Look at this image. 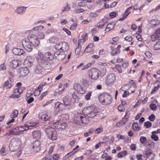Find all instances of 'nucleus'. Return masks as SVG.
Segmentation results:
<instances>
[{"label":"nucleus","mask_w":160,"mask_h":160,"mask_svg":"<svg viewBox=\"0 0 160 160\" xmlns=\"http://www.w3.org/2000/svg\"><path fill=\"white\" fill-rule=\"evenodd\" d=\"M60 122H53V126L55 128L58 129L59 124H60Z\"/></svg>","instance_id":"nucleus-54"},{"label":"nucleus","mask_w":160,"mask_h":160,"mask_svg":"<svg viewBox=\"0 0 160 160\" xmlns=\"http://www.w3.org/2000/svg\"><path fill=\"white\" fill-rule=\"evenodd\" d=\"M12 51L15 55H22L24 53V51L23 50L16 48H13L12 49Z\"/></svg>","instance_id":"nucleus-18"},{"label":"nucleus","mask_w":160,"mask_h":160,"mask_svg":"<svg viewBox=\"0 0 160 160\" xmlns=\"http://www.w3.org/2000/svg\"><path fill=\"white\" fill-rule=\"evenodd\" d=\"M151 138L156 141H158V136L155 135H152L151 136Z\"/></svg>","instance_id":"nucleus-46"},{"label":"nucleus","mask_w":160,"mask_h":160,"mask_svg":"<svg viewBox=\"0 0 160 160\" xmlns=\"http://www.w3.org/2000/svg\"><path fill=\"white\" fill-rule=\"evenodd\" d=\"M81 46L79 45H78V47L76 48L75 50V53L77 55H78L79 53L81 50Z\"/></svg>","instance_id":"nucleus-41"},{"label":"nucleus","mask_w":160,"mask_h":160,"mask_svg":"<svg viewBox=\"0 0 160 160\" xmlns=\"http://www.w3.org/2000/svg\"><path fill=\"white\" fill-rule=\"evenodd\" d=\"M41 69H39L38 68H35V74H40L41 72Z\"/></svg>","instance_id":"nucleus-51"},{"label":"nucleus","mask_w":160,"mask_h":160,"mask_svg":"<svg viewBox=\"0 0 160 160\" xmlns=\"http://www.w3.org/2000/svg\"><path fill=\"white\" fill-rule=\"evenodd\" d=\"M3 87L4 88L7 87L8 88H10L11 87V84L9 83V81L7 80L5 82L3 85Z\"/></svg>","instance_id":"nucleus-39"},{"label":"nucleus","mask_w":160,"mask_h":160,"mask_svg":"<svg viewBox=\"0 0 160 160\" xmlns=\"http://www.w3.org/2000/svg\"><path fill=\"white\" fill-rule=\"evenodd\" d=\"M88 117L86 115L82 114V118L81 120V125L83 124H87L88 123L89 120Z\"/></svg>","instance_id":"nucleus-21"},{"label":"nucleus","mask_w":160,"mask_h":160,"mask_svg":"<svg viewBox=\"0 0 160 160\" xmlns=\"http://www.w3.org/2000/svg\"><path fill=\"white\" fill-rule=\"evenodd\" d=\"M21 63V61L19 60H13L12 61L11 65L13 68H16Z\"/></svg>","instance_id":"nucleus-23"},{"label":"nucleus","mask_w":160,"mask_h":160,"mask_svg":"<svg viewBox=\"0 0 160 160\" xmlns=\"http://www.w3.org/2000/svg\"><path fill=\"white\" fill-rule=\"evenodd\" d=\"M6 67L5 66L4 63H3L1 64L0 66V70H6Z\"/></svg>","instance_id":"nucleus-63"},{"label":"nucleus","mask_w":160,"mask_h":160,"mask_svg":"<svg viewBox=\"0 0 160 160\" xmlns=\"http://www.w3.org/2000/svg\"><path fill=\"white\" fill-rule=\"evenodd\" d=\"M61 42L57 43L55 46V49L57 50H58L59 51H61V47H62Z\"/></svg>","instance_id":"nucleus-40"},{"label":"nucleus","mask_w":160,"mask_h":160,"mask_svg":"<svg viewBox=\"0 0 160 160\" xmlns=\"http://www.w3.org/2000/svg\"><path fill=\"white\" fill-rule=\"evenodd\" d=\"M31 125L25 124L24 126H18L13 128L12 130L9 131V135H18L22 134L23 132L27 131L29 129Z\"/></svg>","instance_id":"nucleus-2"},{"label":"nucleus","mask_w":160,"mask_h":160,"mask_svg":"<svg viewBox=\"0 0 160 160\" xmlns=\"http://www.w3.org/2000/svg\"><path fill=\"white\" fill-rule=\"evenodd\" d=\"M62 47H61V50L62 52L67 51L69 49V46L68 44L66 42H61Z\"/></svg>","instance_id":"nucleus-24"},{"label":"nucleus","mask_w":160,"mask_h":160,"mask_svg":"<svg viewBox=\"0 0 160 160\" xmlns=\"http://www.w3.org/2000/svg\"><path fill=\"white\" fill-rule=\"evenodd\" d=\"M110 48L112 50L111 52V54L112 56L116 55L120 53V51H118L116 48L113 49V48L112 47H111Z\"/></svg>","instance_id":"nucleus-31"},{"label":"nucleus","mask_w":160,"mask_h":160,"mask_svg":"<svg viewBox=\"0 0 160 160\" xmlns=\"http://www.w3.org/2000/svg\"><path fill=\"white\" fill-rule=\"evenodd\" d=\"M115 24L114 22L109 23L107 26L105 30L108 32L109 31L111 30H112L114 28Z\"/></svg>","instance_id":"nucleus-28"},{"label":"nucleus","mask_w":160,"mask_h":160,"mask_svg":"<svg viewBox=\"0 0 160 160\" xmlns=\"http://www.w3.org/2000/svg\"><path fill=\"white\" fill-rule=\"evenodd\" d=\"M34 61V58L31 56L27 57L24 62V64L26 67H31L33 65V63Z\"/></svg>","instance_id":"nucleus-8"},{"label":"nucleus","mask_w":160,"mask_h":160,"mask_svg":"<svg viewBox=\"0 0 160 160\" xmlns=\"http://www.w3.org/2000/svg\"><path fill=\"white\" fill-rule=\"evenodd\" d=\"M44 34L43 32H39L38 33V37L40 39H42L44 38Z\"/></svg>","instance_id":"nucleus-47"},{"label":"nucleus","mask_w":160,"mask_h":160,"mask_svg":"<svg viewBox=\"0 0 160 160\" xmlns=\"http://www.w3.org/2000/svg\"><path fill=\"white\" fill-rule=\"evenodd\" d=\"M77 24L76 22L73 23L71 26L70 28V29L71 30H73L75 29L77 27Z\"/></svg>","instance_id":"nucleus-48"},{"label":"nucleus","mask_w":160,"mask_h":160,"mask_svg":"<svg viewBox=\"0 0 160 160\" xmlns=\"http://www.w3.org/2000/svg\"><path fill=\"white\" fill-rule=\"evenodd\" d=\"M44 27L42 26H39L37 27H34L33 29L35 30H42L43 29Z\"/></svg>","instance_id":"nucleus-53"},{"label":"nucleus","mask_w":160,"mask_h":160,"mask_svg":"<svg viewBox=\"0 0 160 160\" xmlns=\"http://www.w3.org/2000/svg\"><path fill=\"white\" fill-rule=\"evenodd\" d=\"M147 138L146 137L141 136L140 138V141L142 143H144L146 142Z\"/></svg>","instance_id":"nucleus-45"},{"label":"nucleus","mask_w":160,"mask_h":160,"mask_svg":"<svg viewBox=\"0 0 160 160\" xmlns=\"http://www.w3.org/2000/svg\"><path fill=\"white\" fill-rule=\"evenodd\" d=\"M152 153V152L150 150L147 151L145 152L144 154L149 157V156Z\"/></svg>","instance_id":"nucleus-55"},{"label":"nucleus","mask_w":160,"mask_h":160,"mask_svg":"<svg viewBox=\"0 0 160 160\" xmlns=\"http://www.w3.org/2000/svg\"><path fill=\"white\" fill-rule=\"evenodd\" d=\"M59 158L58 154H56L53 155V160H58Z\"/></svg>","instance_id":"nucleus-64"},{"label":"nucleus","mask_w":160,"mask_h":160,"mask_svg":"<svg viewBox=\"0 0 160 160\" xmlns=\"http://www.w3.org/2000/svg\"><path fill=\"white\" fill-rule=\"evenodd\" d=\"M160 8V5H159L157 6L155 8H153L150 11V12L151 13L153 11H156Z\"/></svg>","instance_id":"nucleus-60"},{"label":"nucleus","mask_w":160,"mask_h":160,"mask_svg":"<svg viewBox=\"0 0 160 160\" xmlns=\"http://www.w3.org/2000/svg\"><path fill=\"white\" fill-rule=\"evenodd\" d=\"M145 54L148 58H150L152 57V54L149 52H147L145 53Z\"/></svg>","instance_id":"nucleus-61"},{"label":"nucleus","mask_w":160,"mask_h":160,"mask_svg":"<svg viewBox=\"0 0 160 160\" xmlns=\"http://www.w3.org/2000/svg\"><path fill=\"white\" fill-rule=\"evenodd\" d=\"M131 13V12H129L128 14H123V15L122 17L121 18L119 19V20L120 21H122L125 18H126L127 16L129 15V13Z\"/></svg>","instance_id":"nucleus-56"},{"label":"nucleus","mask_w":160,"mask_h":160,"mask_svg":"<svg viewBox=\"0 0 160 160\" xmlns=\"http://www.w3.org/2000/svg\"><path fill=\"white\" fill-rule=\"evenodd\" d=\"M28 40L34 46H38L39 44V41L36 36L34 34H30L28 37Z\"/></svg>","instance_id":"nucleus-6"},{"label":"nucleus","mask_w":160,"mask_h":160,"mask_svg":"<svg viewBox=\"0 0 160 160\" xmlns=\"http://www.w3.org/2000/svg\"><path fill=\"white\" fill-rule=\"evenodd\" d=\"M94 47L93 43H90L89 44L85 50V52H91L94 49Z\"/></svg>","instance_id":"nucleus-25"},{"label":"nucleus","mask_w":160,"mask_h":160,"mask_svg":"<svg viewBox=\"0 0 160 160\" xmlns=\"http://www.w3.org/2000/svg\"><path fill=\"white\" fill-rule=\"evenodd\" d=\"M29 72V70L27 68H22L19 70L18 75L20 77H22L28 74Z\"/></svg>","instance_id":"nucleus-15"},{"label":"nucleus","mask_w":160,"mask_h":160,"mask_svg":"<svg viewBox=\"0 0 160 160\" xmlns=\"http://www.w3.org/2000/svg\"><path fill=\"white\" fill-rule=\"evenodd\" d=\"M40 142L38 140H36L33 143L32 149L33 151L37 152L39 151L40 149Z\"/></svg>","instance_id":"nucleus-16"},{"label":"nucleus","mask_w":160,"mask_h":160,"mask_svg":"<svg viewBox=\"0 0 160 160\" xmlns=\"http://www.w3.org/2000/svg\"><path fill=\"white\" fill-rule=\"evenodd\" d=\"M22 141L19 138L14 137L12 138L10 142L9 149L11 152H14L18 149L22 145Z\"/></svg>","instance_id":"nucleus-1"},{"label":"nucleus","mask_w":160,"mask_h":160,"mask_svg":"<svg viewBox=\"0 0 160 160\" xmlns=\"http://www.w3.org/2000/svg\"><path fill=\"white\" fill-rule=\"evenodd\" d=\"M68 126V124L66 122H60V124H59L58 125V129L65 130L67 128Z\"/></svg>","instance_id":"nucleus-27"},{"label":"nucleus","mask_w":160,"mask_h":160,"mask_svg":"<svg viewBox=\"0 0 160 160\" xmlns=\"http://www.w3.org/2000/svg\"><path fill=\"white\" fill-rule=\"evenodd\" d=\"M82 114L78 113L74 115V121L76 124L81 125V121Z\"/></svg>","instance_id":"nucleus-14"},{"label":"nucleus","mask_w":160,"mask_h":160,"mask_svg":"<svg viewBox=\"0 0 160 160\" xmlns=\"http://www.w3.org/2000/svg\"><path fill=\"white\" fill-rule=\"evenodd\" d=\"M23 90V88H20L14 89L13 94L9 96V98H18L19 97L20 95L22 92Z\"/></svg>","instance_id":"nucleus-10"},{"label":"nucleus","mask_w":160,"mask_h":160,"mask_svg":"<svg viewBox=\"0 0 160 160\" xmlns=\"http://www.w3.org/2000/svg\"><path fill=\"white\" fill-rule=\"evenodd\" d=\"M150 23L153 26L155 27H156L160 24V22L159 21L155 19L151 20Z\"/></svg>","instance_id":"nucleus-30"},{"label":"nucleus","mask_w":160,"mask_h":160,"mask_svg":"<svg viewBox=\"0 0 160 160\" xmlns=\"http://www.w3.org/2000/svg\"><path fill=\"white\" fill-rule=\"evenodd\" d=\"M118 110L120 112H123L125 110V108L123 106L121 105H119L118 107Z\"/></svg>","instance_id":"nucleus-57"},{"label":"nucleus","mask_w":160,"mask_h":160,"mask_svg":"<svg viewBox=\"0 0 160 160\" xmlns=\"http://www.w3.org/2000/svg\"><path fill=\"white\" fill-rule=\"evenodd\" d=\"M26 8L24 7H18L15 10V12L19 14H22L25 12Z\"/></svg>","instance_id":"nucleus-26"},{"label":"nucleus","mask_w":160,"mask_h":160,"mask_svg":"<svg viewBox=\"0 0 160 160\" xmlns=\"http://www.w3.org/2000/svg\"><path fill=\"white\" fill-rule=\"evenodd\" d=\"M83 112L88 117L93 118L97 115L98 111L94 106H91L85 108Z\"/></svg>","instance_id":"nucleus-3"},{"label":"nucleus","mask_w":160,"mask_h":160,"mask_svg":"<svg viewBox=\"0 0 160 160\" xmlns=\"http://www.w3.org/2000/svg\"><path fill=\"white\" fill-rule=\"evenodd\" d=\"M116 68L119 73H121L122 72L121 67L120 65L119 64L116 65Z\"/></svg>","instance_id":"nucleus-49"},{"label":"nucleus","mask_w":160,"mask_h":160,"mask_svg":"<svg viewBox=\"0 0 160 160\" xmlns=\"http://www.w3.org/2000/svg\"><path fill=\"white\" fill-rule=\"evenodd\" d=\"M74 90L77 91L78 93L83 94L85 92V90L83 89L82 87L78 83H75L74 85Z\"/></svg>","instance_id":"nucleus-13"},{"label":"nucleus","mask_w":160,"mask_h":160,"mask_svg":"<svg viewBox=\"0 0 160 160\" xmlns=\"http://www.w3.org/2000/svg\"><path fill=\"white\" fill-rule=\"evenodd\" d=\"M62 100L63 103L66 106H70L72 104L73 102H72L71 99L67 96H65L63 97Z\"/></svg>","instance_id":"nucleus-17"},{"label":"nucleus","mask_w":160,"mask_h":160,"mask_svg":"<svg viewBox=\"0 0 160 160\" xmlns=\"http://www.w3.org/2000/svg\"><path fill=\"white\" fill-rule=\"evenodd\" d=\"M22 46L24 49L28 52L32 51L33 47L31 43L28 39H23L22 40Z\"/></svg>","instance_id":"nucleus-7"},{"label":"nucleus","mask_w":160,"mask_h":160,"mask_svg":"<svg viewBox=\"0 0 160 160\" xmlns=\"http://www.w3.org/2000/svg\"><path fill=\"white\" fill-rule=\"evenodd\" d=\"M58 104L56 107V109L57 111H62L65 109V107H66L64 103H61L60 102H57L56 105Z\"/></svg>","instance_id":"nucleus-20"},{"label":"nucleus","mask_w":160,"mask_h":160,"mask_svg":"<svg viewBox=\"0 0 160 160\" xmlns=\"http://www.w3.org/2000/svg\"><path fill=\"white\" fill-rule=\"evenodd\" d=\"M18 114V111L17 110H15V111L12 112L11 114V117L13 118H16L17 117Z\"/></svg>","instance_id":"nucleus-35"},{"label":"nucleus","mask_w":160,"mask_h":160,"mask_svg":"<svg viewBox=\"0 0 160 160\" xmlns=\"http://www.w3.org/2000/svg\"><path fill=\"white\" fill-rule=\"evenodd\" d=\"M155 118V116L154 114H152L148 118L149 120L151 122L153 121Z\"/></svg>","instance_id":"nucleus-52"},{"label":"nucleus","mask_w":160,"mask_h":160,"mask_svg":"<svg viewBox=\"0 0 160 160\" xmlns=\"http://www.w3.org/2000/svg\"><path fill=\"white\" fill-rule=\"evenodd\" d=\"M47 91L43 92L39 97V99L40 100H42L44 96H45L47 95Z\"/></svg>","instance_id":"nucleus-58"},{"label":"nucleus","mask_w":160,"mask_h":160,"mask_svg":"<svg viewBox=\"0 0 160 160\" xmlns=\"http://www.w3.org/2000/svg\"><path fill=\"white\" fill-rule=\"evenodd\" d=\"M154 49L158 50L160 49V41L157 42L154 46Z\"/></svg>","instance_id":"nucleus-37"},{"label":"nucleus","mask_w":160,"mask_h":160,"mask_svg":"<svg viewBox=\"0 0 160 160\" xmlns=\"http://www.w3.org/2000/svg\"><path fill=\"white\" fill-rule=\"evenodd\" d=\"M128 119L127 118H123L121 120V122L122 123V124L123 125L126 123V122L128 121Z\"/></svg>","instance_id":"nucleus-59"},{"label":"nucleus","mask_w":160,"mask_h":160,"mask_svg":"<svg viewBox=\"0 0 160 160\" xmlns=\"http://www.w3.org/2000/svg\"><path fill=\"white\" fill-rule=\"evenodd\" d=\"M91 77L92 79L96 80L99 78V71L98 69L92 68L91 70Z\"/></svg>","instance_id":"nucleus-11"},{"label":"nucleus","mask_w":160,"mask_h":160,"mask_svg":"<svg viewBox=\"0 0 160 160\" xmlns=\"http://www.w3.org/2000/svg\"><path fill=\"white\" fill-rule=\"evenodd\" d=\"M92 92L91 91H89L88 92L85 96V98L87 100H90Z\"/></svg>","instance_id":"nucleus-38"},{"label":"nucleus","mask_w":160,"mask_h":160,"mask_svg":"<svg viewBox=\"0 0 160 160\" xmlns=\"http://www.w3.org/2000/svg\"><path fill=\"white\" fill-rule=\"evenodd\" d=\"M39 116L41 117L42 120L45 121L48 120L50 118V116L47 113H41L39 115Z\"/></svg>","instance_id":"nucleus-22"},{"label":"nucleus","mask_w":160,"mask_h":160,"mask_svg":"<svg viewBox=\"0 0 160 160\" xmlns=\"http://www.w3.org/2000/svg\"><path fill=\"white\" fill-rule=\"evenodd\" d=\"M70 7L69 6L68 4H67L66 6H65L62 8V12H66L69 10Z\"/></svg>","instance_id":"nucleus-42"},{"label":"nucleus","mask_w":160,"mask_h":160,"mask_svg":"<svg viewBox=\"0 0 160 160\" xmlns=\"http://www.w3.org/2000/svg\"><path fill=\"white\" fill-rule=\"evenodd\" d=\"M127 154V152L125 150H123L122 151L118 153L117 155L118 157L121 158L123 156H125Z\"/></svg>","instance_id":"nucleus-34"},{"label":"nucleus","mask_w":160,"mask_h":160,"mask_svg":"<svg viewBox=\"0 0 160 160\" xmlns=\"http://www.w3.org/2000/svg\"><path fill=\"white\" fill-rule=\"evenodd\" d=\"M115 75L114 74L111 73L107 76L106 80V83L109 85L113 83L115 80Z\"/></svg>","instance_id":"nucleus-9"},{"label":"nucleus","mask_w":160,"mask_h":160,"mask_svg":"<svg viewBox=\"0 0 160 160\" xmlns=\"http://www.w3.org/2000/svg\"><path fill=\"white\" fill-rule=\"evenodd\" d=\"M99 101L105 104H109L111 103L112 98L111 96L107 93H103L98 97Z\"/></svg>","instance_id":"nucleus-4"},{"label":"nucleus","mask_w":160,"mask_h":160,"mask_svg":"<svg viewBox=\"0 0 160 160\" xmlns=\"http://www.w3.org/2000/svg\"><path fill=\"white\" fill-rule=\"evenodd\" d=\"M152 125V123L151 122L149 121H147L144 122V126L146 127V128H149Z\"/></svg>","instance_id":"nucleus-44"},{"label":"nucleus","mask_w":160,"mask_h":160,"mask_svg":"<svg viewBox=\"0 0 160 160\" xmlns=\"http://www.w3.org/2000/svg\"><path fill=\"white\" fill-rule=\"evenodd\" d=\"M158 34L156 32V33L152 35L151 36V39L152 41H155L156 40L160 39V37L159 36Z\"/></svg>","instance_id":"nucleus-32"},{"label":"nucleus","mask_w":160,"mask_h":160,"mask_svg":"<svg viewBox=\"0 0 160 160\" xmlns=\"http://www.w3.org/2000/svg\"><path fill=\"white\" fill-rule=\"evenodd\" d=\"M72 99H74V102L78 103V102L79 98L75 93L72 94Z\"/></svg>","instance_id":"nucleus-36"},{"label":"nucleus","mask_w":160,"mask_h":160,"mask_svg":"<svg viewBox=\"0 0 160 160\" xmlns=\"http://www.w3.org/2000/svg\"><path fill=\"white\" fill-rule=\"evenodd\" d=\"M44 57L46 60H52L54 59L53 55L50 52H48L45 53Z\"/></svg>","instance_id":"nucleus-19"},{"label":"nucleus","mask_w":160,"mask_h":160,"mask_svg":"<svg viewBox=\"0 0 160 160\" xmlns=\"http://www.w3.org/2000/svg\"><path fill=\"white\" fill-rule=\"evenodd\" d=\"M32 134L34 138L38 139L41 137V133L39 131H35L32 132Z\"/></svg>","instance_id":"nucleus-29"},{"label":"nucleus","mask_w":160,"mask_h":160,"mask_svg":"<svg viewBox=\"0 0 160 160\" xmlns=\"http://www.w3.org/2000/svg\"><path fill=\"white\" fill-rule=\"evenodd\" d=\"M128 62H123L122 64V67L124 68H126L128 66Z\"/></svg>","instance_id":"nucleus-62"},{"label":"nucleus","mask_w":160,"mask_h":160,"mask_svg":"<svg viewBox=\"0 0 160 160\" xmlns=\"http://www.w3.org/2000/svg\"><path fill=\"white\" fill-rule=\"evenodd\" d=\"M132 129L135 131H138L140 129V127L138 126V123L134 122L132 124Z\"/></svg>","instance_id":"nucleus-33"},{"label":"nucleus","mask_w":160,"mask_h":160,"mask_svg":"<svg viewBox=\"0 0 160 160\" xmlns=\"http://www.w3.org/2000/svg\"><path fill=\"white\" fill-rule=\"evenodd\" d=\"M73 11L75 13H79L84 12L85 10L82 8H76Z\"/></svg>","instance_id":"nucleus-43"},{"label":"nucleus","mask_w":160,"mask_h":160,"mask_svg":"<svg viewBox=\"0 0 160 160\" xmlns=\"http://www.w3.org/2000/svg\"><path fill=\"white\" fill-rule=\"evenodd\" d=\"M103 128L102 127H100L97 128L95 131L96 133H98L102 132Z\"/></svg>","instance_id":"nucleus-50"},{"label":"nucleus","mask_w":160,"mask_h":160,"mask_svg":"<svg viewBox=\"0 0 160 160\" xmlns=\"http://www.w3.org/2000/svg\"><path fill=\"white\" fill-rule=\"evenodd\" d=\"M54 56L58 60H61L65 58L66 54L63 52L58 51L54 53Z\"/></svg>","instance_id":"nucleus-12"},{"label":"nucleus","mask_w":160,"mask_h":160,"mask_svg":"<svg viewBox=\"0 0 160 160\" xmlns=\"http://www.w3.org/2000/svg\"><path fill=\"white\" fill-rule=\"evenodd\" d=\"M45 130L46 132L50 139L52 140L56 139L57 133L55 129L51 127H49L46 129Z\"/></svg>","instance_id":"nucleus-5"}]
</instances>
